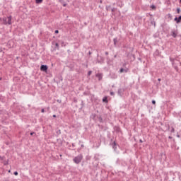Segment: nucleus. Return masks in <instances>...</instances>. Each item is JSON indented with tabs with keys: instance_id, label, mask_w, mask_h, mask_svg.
Segmentation results:
<instances>
[{
	"instance_id": "f257e3e1",
	"label": "nucleus",
	"mask_w": 181,
	"mask_h": 181,
	"mask_svg": "<svg viewBox=\"0 0 181 181\" xmlns=\"http://www.w3.org/2000/svg\"><path fill=\"white\" fill-rule=\"evenodd\" d=\"M170 62L172 63L173 67L175 71H179V66H181V62L178 59L170 57Z\"/></svg>"
},
{
	"instance_id": "f03ea898",
	"label": "nucleus",
	"mask_w": 181,
	"mask_h": 181,
	"mask_svg": "<svg viewBox=\"0 0 181 181\" xmlns=\"http://www.w3.org/2000/svg\"><path fill=\"white\" fill-rule=\"evenodd\" d=\"M73 160L74 163H76V165H78V163H80V162L83 160V155L81 154L78 155L73 159Z\"/></svg>"
},
{
	"instance_id": "7ed1b4c3",
	"label": "nucleus",
	"mask_w": 181,
	"mask_h": 181,
	"mask_svg": "<svg viewBox=\"0 0 181 181\" xmlns=\"http://www.w3.org/2000/svg\"><path fill=\"white\" fill-rule=\"evenodd\" d=\"M40 70H41L42 71H47V65H42V66H40Z\"/></svg>"
},
{
	"instance_id": "20e7f679",
	"label": "nucleus",
	"mask_w": 181,
	"mask_h": 181,
	"mask_svg": "<svg viewBox=\"0 0 181 181\" xmlns=\"http://www.w3.org/2000/svg\"><path fill=\"white\" fill-rule=\"evenodd\" d=\"M95 76H96V77H98L99 81L103 80V74L98 73Z\"/></svg>"
},
{
	"instance_id": "39448f33",
	"label": "nucleus",
	"mask_w": 181,
	"mask_h": 181,
	"mask_svg": "<svg viewBox=\"0 0 181 181\" xmlns=\"http://www.w3.org/2000/svg\"><path fill=\"white\" fill-rule=\"evenodd\" d=\"M128 71H129V69H128V68H127V69H124V68H121L120 69V70H119V73H128Z\"/></svg>"
},
{
	"instance_id": "423d86ee",
	"label": "nucleus",
	"mask_w": 181,
	"mask_h": 181,
	"mask_svg": "<svg viewBox=\"0 0 181 181\" xmlns=\"http://www.w3.org/2000/svg\"><path fill=\"white\" fill-rule=\"evenodd\" d=\"M174 21H176V23H180V21H181V16H180L178 18L175 17Z\"/></svg>"
},
{
	"instance_id": "0eeeda50",
	"label": "nucleus",
	"mask_w": 181,
	"mask_h": 181,
	"mask_svg": "<svg viewBox=\"0 0 181 181\" xmlns=\"http://www.w3.org/2000/svg\"><path fill=\"white\" fill-rule=\"evenodd\" d=\"M8 25H12V16H8Z\"/></svg>"
},
{
	"instance_id": "6e6552de",
	"label": "nucleus",
	"mask_w": 181,
	"mask_h": 181,
	"mask_svg": "<svg viewBox=\"0 0 181 181\" xmlns=\"http://www.w3.org/2000/svg\"><path fill=\"white\" fill-rule=\"evenodd\" d=\"M8 18H6V17H4L2 18V21H3V23L4 25H8Z\"/></svg>"
},
{
	"instance_id": "1a4fd4ad",
	"label": "nucleus",
	"mask_w": 181,
	"mask_h": 181,
	"mask_svg": "<svg viewBox=\"0 0 181 181\" xmlns=\"http://www.w3.org/2000/svg\"><path fill=\"white\" fill-rule=\"evenodd\" d=\"M171 36H173V37H176L177 36V34L176 33V32L172 31Z\"/></svg>"
},
{
	"instance_id": "9d476101",
	"label": "nucleus",
	"mask_w": 181,
	"mask_h": 181,
	"mask_svg": "<svg viewBox=\"0 0 181 181\" xmlns=\"http://www.w3.org/2000/svg\"><path fill=\"white\" fill-rule=\"evenodd\" d=\"M112 148H113L114 151H116V149H117V143H115V141H114L112 143Z\"/></svg>"
},
{
	"instance_id": "9b49d317",
	"label": "nucleus",
	"mask_w": 181,
	"mask_h": 181,
	"mask_svg": "<svg viewBox=\"0 0 181 181\" xmlns=\"http://www.w3.org/2000/svg\"><path fill=\"white\" fill-rule=\"evenodd\" d=\"M103 103H108V98L107 96H105L103 98Z\"/></svg>"
},
{
	"instance_id": "f8f14e48",
	"label": "nucleus",
	"mask_w": 181,
	"mask_h": 181,
	"mask_svg": "<svg viewBox=\"0 0 181 181\" xmlns=\"http://www.w3.org/2000/svg\"><path fill=\"white\" fill-rule=\"evenodd\" d=\"M113 42H114L115 46H117V42H118L117 39V38H114L113 39Z\"/></svg>"
},
{
	"instance_id": "ddd939ff",
	"label": "nucleus",
	"mask_w": 181,
	"mask_h": 181,
	"mask_svg": "<svg viewBox=\"0 0 181 181\" xmlns=\"http://www.w3.org/2000/svg\"><path fill=\"white\" fill-rule=\"evenodd\" d=\"M36 4H42L43 0H35Z\"/></svg>"
},
{
	"instance_id": "4468645a",
	"label": "nucleus",
	"mask_w": 181,
	"mask_h": 181,
	"mask_svg": "<svg viewBox=\"0 0 181 181\" xmlns=\"http://www.w3.org/2000/svg\"><path fill=\"white\" fill-rule=\"evenodd\" d=\"M59 42L61 43L62 46L63 47H66V44L64 42V41H59Z\"/></svg>"
},
{
	"instance_id": "2eb2a0df",
	"label": "nucleus",
	"mask_w": 181,
	"mask_h": 181,
	"mask_svg": "<svg viewBox=\"0 0 181 181\" xmlns=\"http://www.w3.org/2000/svg\"><path fill=\"white\" fill-rule=\"evenodd\" d=\"M172 129H171V130H170V132L172 133V134H173V132H175V128H173V127H171Z\"/></svg>"
},
{
	"instance_id": "dca6fc26",
	"label": "nucleus",
	"mask_w": 181,
	"mask_h": 181,
	"mask_svg": "<svg viewBox=\"0 0 181 181\" xmlns=\"http://www.w3.org/2000/svg\"><path fill=\"white\" fill-rule=\"evenodd\" d=\"M177 13H180V8H177Z\"/></svg>"
},
{
	"instance_id": "f3484780",
	"label": "nucleus",
	"mask_w": 181,
	"mask_h": 181,
	"mask_svg": "<svg viewBox=\"0 0 181 181\" xmlns=\"http://www.w3.org/2000/svg\"><path fill=\"white\" fill-rule=\"evenodd\" d=\"M93 73V71H89L88 72V76H91V74Z\"/></svg>"
},
{
	"instance_id": "a211bd4d",
	"label": "nucleus",
	"mask_w": 181,
	"mask_h": 181,
	"mask_svg": "<svg viewBox=\"0 0 181 181\" xmlns=\"http://www.w3.org/2000/svg\"><path fill=\"white\" fill-rule=\"evenodd\" d=\"M14 175H15V176H18V171H15Z\"/></svg>"
},
{
	"instance_id": "6ab92c4d",
	"label": "nucleus",
	"mask_w": 181,
	"mask_h": 181,
	"mask_svg": "<svg viewBox=\"0 0 181 181\" xmlns=\"http://www.w3.org/2000/svg\"><path fill=\"white\" fill-rule=\"evenodd\" d=\"M151 8H152V9H156V6H155L154 5H152Z\"/></svg>"
},
{
	"instance_id": "aec40b11",
	"label": "nucleus",
	"mask_w": 181,
	"mask_h": 181,
	"mask_svg": "<svg viewBox=\"0 0 181 181\" xmlns=\"http://www.w3.org/2000/svg\"><path fill=\"white\" fill-rule=\"evenodd\" d=\"M55 46H56V47H57V49H59V43L57 42V43L55 44Z\"/></svg>"
},
{
	"instance_id": "412c9836",
	"label": "nucleus",
	"mask_w": 181,
	"mask_h": 181,
	"mask_svg": "<svg viewBox=\"0 0 181 181\" xmlns=\"http://www.w3.org/2000/svg\"><path fill=\"white\" fill-rule=\"evenodd\" d=\"M121 91H122V89H119L118 90V94H121Z\"/></svg>"
},
{
	"instance_id": "4be33fe9",
	"label": "nucleus",
	"mask_w": 181,
	"mask_h": 181,
	"mask_svg": "<svg viewBox=\"0 0 181 181\" xmlns=\"http://www.w3.org/2000/svg\"><path fill=\"white\" fill-rule=\"evenodd\" d=\"M107 11H110V6H106Z\"/></svg>"
},
{
	"instance_id": "5701e85b",
	"label": "nucleus",
	"mask_w": 181,
	"mask_h": 181,
	"mask_svg": "<svg viewBox=\"0 0 181 181\" xmlns=\"http://www.w3.org/2000/svg\"><path fill=\"white\" fill-rule=\"evenodd\" d=\"M54 33H56V34L59 33V30H56L54 31Z\"/></svg>"
},
{
	"instance_id": "b1692460",
	"label": "nucleus",
	"mask_w": 181,
	"mask_h": 181,
	"mask_svg": "<svg viewBox=\"0 0 181 181\" xmlns=\"http://www.w3.org/2000/svg\"><path fill=\"white\" fill-rule=\"evenodd\" d=\"M110 95H115L114 92H110Z\"/></svg>"
},
{
	"instance_id": "393cba45",
	"label": "nucleus",
	"mask_w": 181,
	"mask_h": 181,
	"mask_svg": "<svg viewBox=\"0 0 181 181\" xmlns=\"http://www.w3.org/2000/svg\"><path fill=\"white\" fill-rule=\"evenodd\" d=\"M152 104H156V101L152 100Z\"/></svg>"
},
{
	"instance_id": "a878e982",
	"label": "nucleus",
	"mask_w": 181,
	"mask_h": 181,
	"mask_svg": "<svg viewBox=\"0 0 181 181\" xmlns=\"http://www.w3.org/2000/svg\"><path fill=\"white\" fill-rule=\"evenodd\" d=\"M177 138H180V136L179 135V133L177 134Z\"/></svg>"
},
{
	"instance_id": "bb28decb",
	"label": "nucleus",
	"mask_w": 181,
	"mask_h": 181,
	"mask_svg": "<svg viewBox=\"0 0 181 181\" xmlns=\"http://www.w3.org/2000/svg\"><path fill=\"white\" fill-rule=\"evenodd\" d=\"M41 112H42V113L45 112V109H42Z\"/></svg>"
},
{
	"instance_id": "cd10ccee",
	"label": "nucleus",
	"mask_w": 181,
	"mask_h": 181,
	"mask_svg": "<svg viewBox=\"0 0 181 181\" xmlns=\"http://www.w3.org/2000/svg\"><path fill=\"white\" fill-rule=\"evenodd\" d=\"M57 103H62V100H57Z\"/></svg>"
},
{
	"instance_id": "c85d7f7f",
	"label": "nucleus",
	"mask_w": 181,
	"mask_h": 181,
	"mask_svg": "<svg viewBox=\"0 0 181 181\" xmlns=\"http://www.w3.org/2000/svg\"><path fill=\"white\" fill-rule=\"evenodd\" d=\"M139 142H140L141 144H142V142H144V141H142V139H140V140H139Z\"/></svg>"
},
{
	"instance_id": "c756f323",
	"label": "nucleus",
	"mask_w": 181,
	"mask_h": 181,
	"mask_svg": "<svg viewBox=\"0 0 181 181\" xmlns=\"http://www.w3.org/2000/svg\"><path fill=\"white\" fill-rule=\"evenodd\" d=\"M0 159H1V160H4V157L0 156Z\"/></svg>"
},
{
	"instance_id": "7c9ffc66",
	"label": "nucleus",
	"mask_w": 181,
	"mask_h": 181,
	"mask_svg": "<svg viewBox=\"0 0 181 181\" xmlns=\"http://www.w3.org/2000/svg\"><path fill=\"white\" fill-rule=\"evenodd\" d=\"M63 6H67V4H64Z\"/></svg>"
},
{
	"instance_id": "2f4dec72",
	"label": "nucleus",
	"mask_w": 181,
	"mask_h": 181,
	"mask_svg": "<svg viewBox=\"0 0 181 181\" xmlns=\"http://www.w3.org/2000/svg\"><path fill=\"white\" fill-rule=\"evenodd\" d=\"M105 54H106V56H108V52H105Z\"/></svg>"
},
{
	"instance_id": "473e14b6",
	"label": "nucleus",
	"mask_w": 181,
	"mask_h": 181,
	"mask_svg": "<svg viewBox=\"0 0 181 181\" xmlns=\"http://www.w3.org/2000/svg\"><path fill=\"white\" fill-rule=\"evenodd\" d=\"M53 118H56V115H53Z\"/></svg>"
},
{
	"instance_id": "72a5a7b5",
	"label": "nucleus",
	"mask_w": 181,
	"mask_h": 181,
	"mask_svg": "<svg viewBox=\"0 0 181 181\" xmlns=\"http://www.w3.org/2000/svg\"><path fill=\"white\" fill-rule=\"evenodd\" d=\"M35 134V132H31L30 135H33Z\"/></svg>"
},
{
	"instance_id": "f704fd0d",
	"label": "nucleus",
	"mask_w": 181,
	"mask_h": 181,
	"mask_svg": "<svg viewBox=\"0 0 181 181\" xmlns=\"http://www.w3.org/2000/svg\"><path fill=\"white\" fill-rule=\"evenodd\" d=\"M168 138H169V139H172V136H168Z\"/></svg>"
},
{
	"instance_id": "c9c22d12",
	"label": "nucleus",
	"mask_w": 181,
	"mask_h": 181,
	"mask_svg": "<svg viewBox=\"0 0 181 181\" xmlns=\"http://www.w3.org/2000/svg\"><path fill=\"white\" fill-rule=\"evenodd\" d=\"M4 165H8V161L4 163Z\"/></svg>"
},
{
	"instance_id": "e433bc0d",
	"label": "nucleus",
	"mask_w": 181,
	"mask_h": 181,
	"mask_svg": "<svg viewBox=\"0 0 181 181\" xmlns=\"http://www.w3.org/2000/svg\"><path fill=\"white\" fill-rule=\"evenodd\" d=\"M160 80H161L160 78H158V81H160Z\"/></svg>"
},
{
	"instance_id": "4c0bfd02",
	"label": "nucleus",
	"mask_w": 181,
	"mask_h": 181,
	"mask_svg": "<svg viewBox=\"0 0 181 181\" xmlns=\"http://www.w3.org/2000/svg\"><path fill=\"white\" fill-rule=\"evenodd\" d=\"M112 12H114V8L112 9Z\"/></svg>"
},
{
	"instance_id": "58836bf2",
	"label": "nucleus",
	"mask_w": 181,
	"mask_h": 181,
	"mask_svg": "<svg viewBox=\"0 0 181 181\" xmlns=\"http://www.w3.org/2000/svg\"><path fill=\"white\" fill-rule=\"evenodd\" d=\"M0 21H2V18H0Z\"/></svg>"
},
{
	"instance_id": "ea45409f",
	"label": "nucleus",
	"mask_w": 181,
	"mask_h": 181,
	"mask_svg": "<svg viewBox=\"0 0 181 181\" xmlns=\"http://www.w3.org/2000/svg\"><path fill=\"white\" fill-rule=\"evenodd\" d=\"M8 173H11V170H8Z\"/></svg>"
},
{
	"instance_id": "a19ab883",
	"label": "nucleus",
	"mask_w": 181,
	"mask_h": 181,
	"mask_svg": "<svg viewBox=\"0 0 181 181\" xmlns=\"http://www.w3.org/2000/svg\"><path fill=\"white\" fill-rule=\"evenodd\" d=\"M81 146L83 147V146H84V145L82 144Z\"/></svg>"
},
{
	"instance_id": "79ce46f5",
	"label": "nucleus",
	"mask_w": 181,
	"mask_h": 181,
	"mask_svg": "<svg viewBox=\"0 0 181 181\" xmlns=\"http://www.w3.org/2000/svg\"><path fill=\"white\" fill-rule=\"evenodd\" d=\"M115 78H117V76H115Z\"/></svg>"
},
{
	"instance_id": "37998d69",
	"label": "nucleus",
	"mask_w": 181,
	"mask_h": 181,
	"mask_svg": "<svg viewBox=\"0 0 181 181\" xmlns=\"http://www.w3.org/2000/svg\"><path fill=\"white\" fill-rule=\"evenodd\" d=\"M0 80H2V78H0Z\"/></svg>"
},
{
	"instance_id": "c03bdc74",
	"label": "nucleus",
	"mask_w": 181,
	"mask_h": 181,
	"mask_svg": "<svg viewBox=\"0 0 181 181\" xmlns=\"http://www.w3.org/2000/svg\"><path fill=\"white\" fill-rule=\"evenodd\" d=\"M101 2H103L102 1H100V4H101Z\"/></svg>"
}]
</instances>
